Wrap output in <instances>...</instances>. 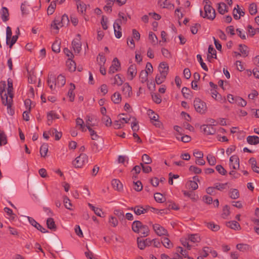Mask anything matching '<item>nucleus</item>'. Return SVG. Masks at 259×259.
Here are the masks:
<instances>
[{"label": "nucleus", "mask_w": 259, "mask_h": 259, "mask_svg": "<svg viewBox=\"0 0 259 259\" xmlns=\"http://www.w3.org/2000/svg\"><path fill=\"white\" fill-rule=\"evenodd\" d=\"M121 96L119 92H115L111 96V100L114 104H119L121 101Z\"/></svg>", "instance_id": "obj_33"}, {"label": "nucleus", "mask_w": 259, "mask_h": 259, "mask_svg": "<svg viewBox=\"0 0 259 259\" xmlns=\"http://www.w3.org/2000/svg\"><path fill=\"white\" fill-rule=\"evenodd\" d=\"M211 94L212 98L218 101L221 103H224L226 101L225 98H223L222 96L215 90H211Z\"/></svg>", "instance_id": "obj_24"}, {"label": "nucleus", "mask_w": 259, "mask_h": 259, "mask_svg": "<svg viewBox=\"0 0 259 259\" xmlns=\"http://www.w3.org/2000/svg\"><path fill=\"white\" fill-rule=\"evenodd\" d=\"M77 10L78 13L84 15L87 10V5L83 2L76 4Z\"/></svg>", "instance_id": "obj_27"}, {"label": "nucleus", "mask_w": 259, "mask_h": 259, "mask_svg": "<svg viewBox=\"0 0 259 259\" xmlns=\"http://www.w3.org/2000/svg\"><path fill=\"white\" fill-rule=\"evenodd\" d=\"M229 165L233 169H237L239 168V159L238 156L234 155L230 157Z\"/></svg>", "instance_id": "obj_10"}, {"label": "nucleus", "mask_w": 259, "mask_h": 259, "mask_svg": "<svg viewBox=\"0 0 259 259\" xmlns=\"http://www.w3.org/2000/svg\"><path fill=\"white\" fill-rule=\"evenodd\" d=\"M7 143V136L3 131L0 130V146Z\"/></svg>", "instance_id": "obj_45"}, {"label": "nucleus", "mask_w": 259, "mask_h": 259, "mask_svg": "<svg viewBox=\"0 0 259 259\" xmlns=\"http://www.w3.org/2000/svg\"><path fill=\"white\" fill-rule=\"evenodd\" d=\"M188 239L193 243L199 242L200 241V236L197 234L188 235Z\"/></svg>", "instance_id": "obj_51"}, {"label": "nucleus", "mask_w": 259, "mask_h": 259, "mask_svg": "<svg viewBox=\"0 0 259 259\" xmlns=\"http://www.w3.org/2000/svg\"><path fill=\"white\" fill-rule=\"evenodd\" d=\"M64 25L62 24L60 17L56 18L51 24L52 29L56 30V32H58L60 28L64 26Z\"/></svg>", "instance_id": "obj_21"}, {"label": "nucleus", "mask_w": 259, "mask_h": 259, "mask_svg": "<svg viewBox=\"0 0 259 259\" xmlns=\"http://www.w3.org/2000/svg\"><path fill=\"white\" fill-rule=\"evenodd\" d=\"M204 4V15H203L201 10L200 11V15L203 18H207L209 20H213L215 17V12L214 9L210 5V2L208 0H204L203 2Z\"/></svg>", "instance_id": "obj_2"}, {"label": "nucleus", "mask_w": 259, "mask_h": 259, "mask_svg": "<svg viewBox=\"0 0 259 259\" xmlns=\"http://www.w3.org/2000/svg\"><path fill=\"white\" fill-rule=\"evenodd\" d=\"M9 13L8 9L5 7H2L1 10V17L4 22L9 20Z\"/></svg>", "instance_id": "obj_25"}, {"label": "nucleus", "mask_w": 259, "mask_h": 259, "mask_svg": "<svg viewBox=\"0 0 259 259\" xmlns=\"http://www.w3.org/2000/svg\"><path fill=\"white\" fill-rule=\"evenodd\" d=\"M239 51L241 52L242 55L245 57L248 55V48L245 45H239Z\"/></svg>", "instance_id": "obj_46"}, {"label": "nucleus", "mask_w": 259, "mask_h": 259, "mask_svg": "<svg viewBox=\"0 0 259 259\" xmlns=\"http://www.w3.org/2000/svg\"><path fill=\"white\" fill-rule=\"evenodd\" d=\"M48 151V145L46 143L43 144L40 148V154L42 157H46Z\"/></svg>", "instance_id": "obj_40"}, {"label": "nucleus", "mask_w": 259, "mask_h": 259, "mask_svg": "<svg viewBox=\"0 0 259 259\" xmlns=\"http://www.w3.org/2000/svg\"><path fill=\"white\" fill-rule=\"evenodd\" d=\"M236 103L241 107L245 106L247 104L246 101L239 97H236Z\"/></svg>", "instance_id": "obj_63"}, {"label": "nucleus", "mask_w": 259, "mask_h": 259, "mask_svg": "<svg viewBox=\"0 0 259 259\" xmlns=\"http://www.w3.org/2000/svg\"><path fill=\"white\" fill-rule=\"evenodd\" d=\"M132 119L133 121L131 124L132 129L134 133H136V132L139 131V126L138 125V122L136 120V119L134 117H133Z\"/></svg>", "instance_id": "obj_54"}, {"label": "nucleus", "mask_w": 259, "mask_h": 259, "mask_svg": "<svg viewBox=\"0 0 259 259\" xmlns=\"http://www.w3.org/2000/svg\"><path fill=\"white\" fill-rule=\"evenodd\" d=\"M31 7L29 5L28 2L25 1L23 3L20 7V10L23 16L27 15L29 14Z\"/></svg>", "instance_id": "obj_18"}, {"label": "nucleus", "mask_w": 259, "mask_h": 259, "mask_svg": "<svg viewBox=\"0 0 259 259\" xmlns=\"http://www.w3.org/2000/svg\"><path fill=\"white\" fill-rule=\"evenodd\" d=\"M137 244L138 247L141 249H144L146 247L150 246L152 244V241L149 238L145 240H142L140 238H137Z\"/></svg>", "instance_id": "obj_11"}, {"label": "nucleus", "mask_w": 259, "mask_h": 259, "mask_svg": "<svg viewBox=\"0 0 259 259\" xmlns=\"http://www.w3.org/2000/svg\"><path fill=\"white\" fill-rule=\"evenodd\" d=\"M77 36L78 37V39H74L72 42V46L74 52L79 54L81 50V35L78 34Z\"/></svg>", "instance_id": "obj_8"}, {"label": "nucleus", "mask_w": 259, "mask_h": 259, "mask_svg": "<svg viewBox=\"0 0 259 259\" xmlns=\"http://www.w3.org/2000/svg\"><path fill=\"white\" fill-rule=\"evenodd\" d=\"M123 95L125 98H130L132 95V87L128 83H125L123 84L121 88Z\"/></svg>", "instance_id": "obj_12"}, {"label": "nucleus", "mask_w": 259, "mask_h": 259, "mask_svg": "<svg viewBox=\"0 0 259 259\" xmlns=\"http://www.w3.org/2000/svg\"><path fill=\"white\" fill-rule=\"evenodd\" d=\"M163 245L167 248H171L173 247V244L170 240L167 237H164L161 240Z\"/></svg>", "instance_id": "obj_39"}, {"label": "nucleus", "mask_w": 259, "mask_h": 259, "mask_svg": "<svg viewBox=\"0 0 259 259\" xmlns=\"http://www.w3.org/2000/svg\"><path fill=\"white\" fill-rule=\"evenodd\" d=\"M66 82V79L65 76L62 74H60L58 76L57 80H56L55 85H57L58 87H63Z\"/></svg>", "instance_id": "obj_28"}, {"label": "nucleus", "mask_w": 259, "mask_h": 259, "mask_svg": "<svg viewBox=\"0 0 259 259\" xmlns=\"http://www.w3.org/2000/svg\"><path fill=\"white\" fill-rule=\"evenodd\" d=\"M158 5L163 9L172 10L174 9V5L171 4L167 0H159Z\"/></svg>", "instance_id": "obj_19"}, {"label": "nucleus", "mask_w": 259, "mask_h": 259, "mask_svg": "<svg viewBox=\"0 0 259 259\" xmlns=\"http://www.w3.org/2000/svg\"><path fill=\"white\" fill-rule=\"evenodd\" d=\"M207 160L210 165H214L216 163V159L212 154H208L206 157Z\"/></svg>", "instance_id": "obj_57"}, {"label": "nucleus", "mask_w": 259, "mask_h": 259, "mask_svg": "<svg viewBox=\"0 0 259 259\" xmlns=\"http://www.w3.org/2000/svg\"><path fill=\"white\" fill-rule=\"evenodd\" d=\"M47 225L49 229L54 231L56 230L57 227L53 218H50L48 219L47 221Z\"/></svg>", "instance_id": "obj_38"}, {"label": "nucleus", "mask_w": 259, "mask_h": 259, "mask_svg": "<svg viewBox=\"0 0 259 259\" xmlns=\"http://www.w3.org/2000/svg\"><path fill=\"white\" fill-rule=\"evenodd\" d=\"M113 28L115 37L117 38H119L122 36L121 27L118 24H113Z\"/></svg>", "instance_id": "obj_29"}, {"label": "nucleus", "mask_w": 259, "mask_h": 259, "mask_svg": "<svg viewBox=\"0 0 259 259\" xmlns=\"http://www.w3.org/2000/svg\"><path fill=\"white\" fill-rule=\"evenodd\" d=\"M230 197L233 199H237L239 197V191L236 189H232L229 192Z\"/></svg>", "instance_id": "obj_41"}, {"label": "nucleus", "mask_w": 259, "mask_h": 259, "mask_svg": "<svg viewBox=\"0 0 259 259\" xmlns=\"http://www.w3.org/2000/svg\"><path fill=\"white\" fill-rule=\"evenodd\" d=\"M71 88L68 91V97L69 98V100L71 102H73L74 100V94L73 93V91L75 89V85L71 83Z\"/></svg>", "instance_id": "obj_42"}, {"label": "nucleus", "mask_w": 259, "mask_h": 259, "mask_svg": "<svg viewBox=\"0 0 259 259\" xmlns=\"http://www.w3.org/2000/svg\"><path fill=\"white\" fill-rule=\"evenodd\" d=\"M142 161L145 164H150L152 162V159L146 154H144L142 155Z\"/></svg>", "instance_id": "obj_59"}, {"label": "nucleus", "mask_w": 259, "mask_h": 259, "mask_svg": "<svg viewBox=\"0 0 259 259\" xmlns=\"http://www.w3.org/2000/svg\"><path fill=\"white\" fill-rule=\"evenodd\" d=\"M7 82H8V88L7 89V93H6L5 92L4 93V94L5 93L7 94V96H8L9 100H11V99H13L14 96V92H13L14 88H13V80L11 78H9L7 80Z\"/></svg>", "instance_id": "obj_9"}, {"label": "nucleus", "mask_w": 259, "mask_h": 259, "mask_svg": "<svg viewBox=\"0 0 259 259\" xmlns=\"http://www.w3.org/2000/svg\"><path fill=\"white\" fill-rule=\"evenodd\" d=\"M236 247L241 251H246L250 249L249 246L246 244H238L237 245Z\"/></svg>", "instance_id": "obj_56"}, {"label": "nucleus", "mask_w": 259, "mask_h": 259, "mask_svg": "<svg viewBox=\"0 0 259 259\" xmlns=\"http://www.w3.org/2000/svg\"><path fill=\"white\" fill-rule=\"evenodd\" d=\"M249 13L252 15H255L257 12V7L254 3H252L249 5Z\"/></svg>", "instance_id": "obj_62"}, {"label": "nucleus", "mask_w": 259, "mask_h": 259, "mask_svg": "<svg viewBox=\"0 0 259 259\" xmlns=\"http://www.w3.org/2000/svg\"><path fill=\"white\" fill-rule=\"evenodd\" d=\"M159 73L167 75L169 70L168 64L165 62H161L159 64L158 67Z\"/></svg>", "instance_id": "obj_22"}, {"label": "nucleus", "mask_w": 259, "mask_h": 259, "mask_svg": "<svg viewBox=\"0 0 259 259\" xmlns=\"http://www.w3.org/2000/svg\"><path fill=\"white\" fill-rule=\"evenodd\" d=\"M118 18L115 21L114 24H116L117 23L118 24V25H121V24H125L127 21V18L124 14V13L119 12L118 14Z\"/></svg>", "instance_id": "obj_20"}, {"label": "nucleus", "mask_w": 259, "mask_h": 259, "mask_svg": "<svg viewBox=\"0 0 259 259\" xmlns=\"http://www.w3.org/2000/svg\"><path fill=\"white\" fill-rule=\"evenodd\" d=\"M112 185L118 191H120L122 188V185L120 182L116 179H114L112 181Z\"/></svg>", "instance_id": "obj_43"}, {"label": "nucleus", "mask_w": 259, "mask_h": 259, "mask_svg": "<svg viewBox=\"0 0 259 259\" xmlns=\"http://www.w3.org/2000/svg\"><path fill=\"white\" fill-rule=\"evenodd\" d=\"M120 63L117 58H114L112 62V64L109 68L108 73L113 74L120 70Z\"/></svg>", "instance_id": "obj_6"}, {"label": "nucleus", "mask_w": 259, "mask_h": 259, "mask_svg": "<svg viewBox=\"0 0 259 259\" xmlns=\"http://www.w3.org/2000/svg\"><path fill=\"white\" fill-rule=\"evenodd\" d=\"M26 69L27 71L28 81L30 84H35L37 81V78L36 76V72L34 70V66L33 64L29 63L26 65Z\"/></svg>", "instance_id": "obj_3"}, {"label": "nucleus", "mask_w": 259, "mask_h": 259, "mask_svg": "<svg viewBox=\"0 0 259 259\" xmlns=\"http://www.w3.org/2000/svg\"><path fill=\"white\" fill-rule=\"evenodd\" d=\"M187 184L189 188L192 189L193 190H196L198 187L197 183L194 181H189Z\"/></svg>", "instance_id": "obj_64"}, {"label": "nucleus", "mask_w": 259, "mask_h": 259, "mask_svg": "<svg viewBox=\"0 0 259 259\" xmlns=\"http://www.w3.org/2000/svg\"><path fill=\"white\" fill-rule=\"evenodd\" d=\"M55 80V77L53 75L51 74L48 76L47 83L52 91L54 90L55 89L56 86H57V85H55V84H54Z\"/></svg>", "instance_id": "obj_32"}, {"label": "nucleus", "mask_w": 259, "mask_h": 259, "mask_svg": "<svg viewBox=\"0 0 259 259\" xmlns=\"http://www.w3.org/2000/svg\"><path fill=\"white\" fill-rule=\"evenodd\" d=\"M63 202L64 203L65 207L67 209H69V210H72V208H71L72 204L71 203L70 200L67 197L65 196L64 197Z\"/></svg>", "instance_id": "obj_60"}, {"label": "nucleus", "mask_w": 259, "mask_h": 259, "mask_svg": "<svg viewBox=\"0 0 259 259\" xmlns=\"http://www.w3.org/2000/svg\"><path fill=\"white\" fill-rule=\"evenodd\" d=\"M142 223L139 221H134L132 224V230L135 233H137L143 227Z\"/></svg>", "instance_id": "obj_35"}, {"label": "nucleus", "mask_w": 259, "mask_h": 259, "mask_svg": "<svg viewBox=\"0 0 259 259\" xmlns=\"http://www.w3.org/2000/svg\"><path fill=\"white\" fill-rule=\"evenodd\" d=\"M201 131L206 135H213L215 133V130L212 125H203L200 127Z\"/></svg>", "instance_id": "obj_13"}, {"label": "nucleus", "mask_w": 259, "mask_h": 259, "mask_svg": "<svg viewBox=\"0 0 259 259\" xmlns=\"http://www.w3.org/2000/svg\"><path fill=\"white\" fill-rule=\"evenodd\" d=\"M4 211L7 213V215L9 216V219L14 220L15 219V213H13V210L9 207H6L4 209Z\"/></svg>", "instance_id": "obj_53"}, {"label": "nucleus", "mask_w": 259, "mask_h": 259, "mask_svg": "<svg viewBox=\"0 0 259 259\" xmlns=\"http://www.w3.org/2000/svg\"><path fill=\"white\" fill-rule=\"evenodd\" d=\"M88 157L85 154H81L72 161V164L76 168H80L87 163Z\"/></svg>", "instance_id": "obj_5"}, {"label": "nucleus", "mask_w": 259, "mask_h": 259, "mask_svg": "<svg viewBox=\"0 0 259 259\" xmlns=\"http://www.w3.org/2000/svg\"><path fill=\"white\" fill-rule=\"evenodd\" d=\"M59 116L54 111H51L47 113V123L49 125L52 124L53 120L58 119Z\"/></svg>", "instance_id": "obj_17"}, {"label": "nucleus", "mask_w": 259, "mask_h": 259, "mask_svg": "<svg viewBox=\"0 0 259 259\" xmlns=\"http://www.w3.org/2000/svg\"><path fill=\"white\" fill-rule=\"evenodd\" d=\"M127 76L128 79L132 80L137 75V66L135 64L130 65L127 70Z\"/></svg>", "instance_id": "obj_14"}, {"label": "nucleus", "mask_w": 259, "mask_h": 259, "mask_svg": "<svg viewBox=\"0 0 259 259\" xmlns=\"http://www.w3.org/2000/svg\"><path fill=\"white\" fill-rule=\"evenodd\" d=\"M247 142L251 145L259 143V137L256 136H249L247 138Z\"/></svg>", "instance_id": "obj_34"}, {"label": "nucleus", "mask_w": 259, "mask_h": 259, "mask_svg": "<svg viewBox=\"0 0 259 259\" xmlns=\"http://www.w3.org/2000/svg\"><path fill=\"white\" fill-rule=\"evenodd\" d=\"M66 65L70 71L72 72L76 70V63L72 59H68L66 62Z\"/></svg>", "instance_id": "obj_36"}, {"label": "nucleus", "mask_w": 259, "mask_h": 259, "mask_svg": "<svg viewBox=\"0 0 259 259\" xmlns=\"http://www.w3.org/2000/svg\"><path fill=\"white\" fill-rule=\"evenodd\" d=\"M109 223L113 227H115L118 225V222L116 218L110 216L109 218Z\"/></svg>", "instance_id": "obj_61"}, {"label": "nucleus", "mask_w": 259, "mask_h": 259, "mask_svg": "<svg viewBox=\"0 0 259 259\" xmlns=\"http://www.w3.org/2000/svg\"><path fill=\"white\" fill-rule=\"evenodd\" d=\"M149 39L153 45H155L158 42V38L156 35L152 32L149 33Z\"/></svg>", "instance_id": "obj_55"}, {"label": "nucleus", "mask_w": 259, "mask_h": 259, "mask_svg": "<svg viewBox=\"0 0 259 259\" xmlns=\"http://www.w3.org/2000/svg\"><path fill=\"white\" fill-rule=\"evenodd\" d=\"M113 80H114V82L113 83L115 85L116 84L118 86L121 85L123 82V79H122L120 74H116L114 76Z\"/></svg>", "instance_id": "obj_50"}, {"label": "nucleus", "mask_w": 259, "mask_h": 259, "mask_svg": "<svg viewBox=\"0 0 259 259\" xmlns=\"http://www.w3.org/2000/svg\"><path fill=\"white\" fill-rule=\"evenodd\" d=\"M93 120V117H91L89 116H87L85 124L87 128H91L92 126L96 125V124L95 123H92Z\"/></svg>", "instance_id": "obj_52"}, {"label": "nucleus", "mask_w": 259, "mask_h": 259, "mask_svg": "<svg viewBox=\"0 0 259 259\" xmlns=\"http://www.w3.org/2000/svg\"><path fill=\"white\" fill-rule=\"evenodd\" d=\"M153 229L155 233L159 236L168 235L167 231L159 224H155L153 225Z\"/></svg>", "instance_id": "obj_7"}, {"label": "nucleus", "mask_w": 259, "mask_h": 259, "mask_svg": "<svg viewBox=\"0 0 259 259\" xmlns=\"http://www.w3.org/2000/svg\"><path fill=\"white\" fill-rule=\"evenodd\" d=\"M128 209L133 210L135 213L138 215L147 212V210L140 205H138L135 207H131Z\"/></svg>", "instance_id": "obj_23"}, {"label": "nucleus", "mask_w": 259, "mask_h": 259, "mask_svg": "<svg viewBox=\"0 0 259 259\" xmlns=\"http://www.w3.org/2000/svg\"><path fill=\"white\" fill-rule=\"evenodd\" d=\"M148 115H149L151 120L156 121L158 120L159 116L158 114L154 113V112L152 110H148L147 111Z\"/></svg>", "instance_id": "obj_49"}, {"label": "nucleus", "mask_w": 259, "mask_h": 259, "mask_svg": "<svg viewBox=\"0 0 259 259\" xmlns=\"http://www.w3.org/2000/svg\"><path fill=\"white\" fill-rule=\"evenodd\" d=\"M5 186L7 194L9 195H13L15 191L14 184L10 181H7L5 183Z\"/></svg>", "instance_id": "obj_16"}, {"label": "nucleus", "mask_w": 259, "mask_h": 259, "mask_svg": "<svg viewBox=\"0 0 259 259\" xmlns=\"http://www.w3.org/2000/svg\"><path fill=\"white\" fill-rule=\"evenodd\" d=\"M6 87V82L5 81H0V95L2 101V103L7 106L8 113L13 116L15 114V109L12 107L13 104V99L9 100L7 94L4 93L5 92V88Z\"/></svg>", "instance_id": "obj_1"}, {"label": "nucleus", "mask_w": 259, "mask_h": 259, "mask_svg": "<svg viewBox=\"0 0 259 259\" xmlns=\"http://www.w3.org/2000/svg\"><path fill=\"white\" fill-rule=\"evenodd\" d=\"M76 126L79 127V129L82 132H84L87 131L85 128V124L84 123L83 120L80 117H78L76 119Z\"/></svg>", "instance_id": "obj_26"}, {"label": "nucleus", "mask_w": 259, "mask_h": 259, "mask_svg": "<svg viewBox=\"0 0 259 259\" xmlns=\"http://www.w3.org/2000/svg\"><path fill=\"white\" fill-rule=\"evenodd\" d=\"M218 10L219 13L222 15H223L228 12V7L224 3L218 4Z\"/></svg>", "instance_id": "obj_30"}, {"label": "nucleus", "mask_w": 259, "mask_h": 259, "mask_svg": "<svg viewBox=\"0 0 259 259\" xmlns=\"http://www.w3.org/2000/svg\"><path fill=\"white\" fill-rule=\"evenodd\" d=\"M227 226L235 230H239L241 229L239 224L235 221L228 222Z\"/></svg>", "instance_id": "obj_31"}, {"label": "nucleus", "mask_w": 259, "mask_h": 259, "mask_svg": "<svg viewBox=\"0 0 259 259\" xmlns=\"http://www.w3.org/2000/svg\"><path fill=\"white\" fill-rule=\"evenodd\" d=\"M102 122L106 126H109L111 125L112 121L111 118L107 115H104L102 119Z\"/></svg>", "instance_id": "obj_58"}, {"label": "nucleus", "mask_w": 259, "mask_h": 259, "mask_svg": "<svg viewBox=\"0 0 259 259\" xmlns=\"http://www.w3.org/2000/svg\"><path fill=\"white\" fill-rule=\"evenodd\" d=\"M29 222L30 224L36 228L37 230L40 231L42 233H45L47 231H46V229L42 227L39 224H38L37 222H36L32 218H31L30 217H27Z\"/></svg>", "instance_id": "obj_15"}, {"label": "nucleus", "mask_w": 259, "mask_h": 259, "mask_svg": "<svg viewBox=\"0 0 259 259\" xmlns=\"http://www.w3.org/2000/svg\"><path fill=\"white\" fill-rule=\"evenodd\" d=\"M148 73L145 70H142L140 73V79L141 82L144 83L148 80Z\"/></svg>", "instance_id": "obj_48"}, {"label": "nucleus", "mask_w": 259, "mask_h": 259, "mask_svg": "<svg viewBox=\"0 0 259 259\" xmlns=\"http://www.w3.org/2000/svg\"><path fill=\"white\" fill-rule=\"evenodd\" d=\"M166 75L159 73L156 76L155 81L157 84H160L162 83L165 79Z\"/></svg>", "instance_id": "obj_47"}, {"label": "nucleus", "mask_w": 259, "mask_h": 259, "mask_svg": "<svg viewBox=\"0 0 259 259\" xmlns=\"http://www.w3.org/2000/svg\"><path fill=\"white\" fill-rule=\"evenodd\" d=\"M194 107L195 110L201 114H204L207 110L206 103L199 98H196L194 100Z\"/></svg>", "instance_id": "obj_4"}, {"label": "nucleus", "mask_w": 259, "mask_h": 259, "mask_svg": "<svg viewBox=\"0 0 259 259\" xmlns=\"http://www.w3.org/2000/svg\"><path fill=\"white\" fill-rule=\"evenodd\" d=\"M207 227L212 231H217L220 230V227L214 223L210 222L206 224Z\"/></svg>", "instance_id": "obj_44"}, {"label": "nucleus", "mask_w": 259, "mask_h": 259, "mask_svg": "<svg viewBox=\"0 0 259 259\" xmlns=\"http://www.w3.org/2000/svg\"><path fill=\"white\" fill-rule=\"evenodd\" d=\"M142 237H146L149 234V229L147 226L143 225L138 232Z\"/></svg>", "instance_id": "obj_37"}]
</instances>
